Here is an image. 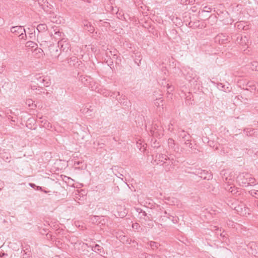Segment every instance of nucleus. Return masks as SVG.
<instances>
[{"instance_id":"29","label":"nucleus","mask_w":258,"mask_h":258,"mask_svg":"<svg viewBox=\"0 0 258 258\" xmlns=\"http://www.w3.org/2000/svg\"><path fill=\"white\" fill-rule=\"evenodd\" d=\"M166 85V88L167 89V93L169 94H170L174 90V87L172 85H170L169 83H165Z\"/></svg>"},{"instance_id":"36","label":"nucleus","mask_w":258,"mask_h":258,"mask_svg":"<svg viewBox=\"0 0 258 258\" xmlns=\"http://www.w3.org/2000/svg\"><path fill=\"white\" fill-rule=\"evenodd\" d=\"M229 191L233 195L236 194L237 191L235 187H230V188L229 189Z\"/></svg>"},{"instance_id":"19","label":"nucleus","mask_w":258,"mask_h":258,"mask_svg":"<svg viewBox=\"0 0 258 258\" xmlns=\"http://www.w3.org/2000/svg\"><path fill=\"white\" fill-rule=\"evenodd\" d=\"M68 63L70 66L76 67L78 63V58L76 56H73L68 59Z\"/></svg>"},{"instance_id":"4","label":"nucleus","mask_w":258,"mask_h":258,"mask_svg":"<svg viewBox=\"0 0 258 258\" xmlns=\"http://www.w3.org/2000/svg\"><path fill=\"white\" fill-rule=\"evenodd\" d=\"M167 161V155L163 154H157L155 156L154 162L157 164H161L166 165Z\"/></svg>"},{"instance_id":"13","label":"nucleus","mask_w":258,"mask_h":258,"mask_svg":"<svg viewBox=\"0 0 258 258\" xmlns=\"http://www.w3.org/2000/svg\"><path fill=\"white\" fill-rule=\"evenodd\" d=\"M242 183L245 186H252L256 185L257 183H256V180L255 178L251 177H247L245 179V181H242Z\"/></svg>"},{"instance_id":"23","label":"nucleus","mask_w":258,"mask_h":258,"mask_svg":"<svg viewBox=\"0 0 258 258\" xmlns=\"http://www.w3.org/2000/svg\"><path fill=\"white\" fill-rule=\"evenodd\" d=\"M47 27L45 24H40L37 27V30L39 33L43 32L47 30Z\"/></svg>"},{"instance_id":"24","label":"nucleus","mask_w":258,"mask_h":258,"mask_svg":"<svg viewBox=\"0 0 258 258\" xmlns=\"http://www.w3.org/2000/svg\"><path fill=\"white\" fill-rule=\"evenodd\" d=\"M163 99L162 97H160L158 98H156L154 101V104L156 106L159 107V106H163Z\"/></svg>"},{"instance_id":"14","label":"nucleus","mask_w":258,"mask_h":258,"mask_svg":"<svg viewBox=\"0 0 258 258\" xmlns=\"http://www.w3.org/2000/svg\"><path fill=\"white\" fill-rule=\"evenodd\" d=\"M216 41H219L220 43L224 44L228 41V36L224 34H219L216 37Z\"/></svg>"},{"instance_id":"53","label":"nucleus","mask_w":258,"mask_h":258,"mask_svg":"<svg viewBox=\"0 0 258 258\" xmlns=\"http://www.w3.org/2000/svg\"><path fill=\"white\" fill-rule=\"evenodd\" d=\"M218 230V228H216L215 230Z\"/></svg>"},{"instance_id":"16","label":"nucleus","mask_w":258,"mask_h":258,"mask_svg":"<svg viewBox=\"0 0 258 258\" xmlns=\"http://www.w3.org/2000/svg\"><path fill=\"white\" fill-rule=\"evenodd\" d=\"M92 250L101 255H103V254H104L102 247L98 244H96L94 246H92Z\"/></svg>"},{"instance_id":"22","label":"nucleus","mask_w":258,"mask_h":258,"mask_svg":"<svg viewBox=\"0 0 258 258\" xmlns=\"http://www.w3.org/2000/svg\"><path fill=\"white\" fill-rule=\"evenodd\" d=\"M118 102L124 105H127L129 103V102L128 101L126 97L124 95H122L118 100Z\"/></svg>"},{"instance_id":"47","label":"nucleus","mask_w":258,"mask_h":258,"mask_svg":"<svg viewBox=\"0 0 258 258\" xmlns=\"http://www.w3.org/2000/svg\"><path fill=\"white\" fill-rule=\"evenodd\" d=\"M195 2V0H188L187 1V4H192Z\"/></svg>"},{"instance_id":"31","label":"nucleus","mask_w":258,"mask_h":258,"mask_svg":"<svg viewBox=\"0 0 258 258\" xmlns=\"http://www.w3.org/2000/svg\"><path fill=\"white\" fill-rule=\"evenodd\" d=\"M109 96H110L112 98H115L117 100H118L119 98H118L117 97L120 96V93L119 92H110V94Z\"/></svg>"},{"instance_id":"3","label":"nucleus","mask_w":258,"mask_h":258,"mask_svg":"<svg viewBox=\"0 0 258 258\" xmlns=\"http://www.w3.org/2000/svg\"><path fill=\"white\" fill-rule=\"evenodd\" d=\"M151 134L153 137L160 138L163 135V131L161 127H159L156 124H154L150 130Z\"/></svg>"},{"instance_id":"28","label":"nucleus","mask_w":258,"mask_h":258,"mask_svg":"<svg viewBox=\"0 0 258 258\" xmlns=\"http://www.w3.org/2000/svg\"><path fill=\"white\" fill-rule=\"evenodd\" d=\"M148 244L150 245V247L152 249L157 248L158 247V246L159 245L157 242L152 241L149 242Z\"/></svg>"},{"instance_id":"2","label":"nucleus","mask_w":258,"mask_h":258,"mask_svg":"<svg viewBox=\"0 0 258 258\" xmlns=\"http://www.w3.org/2000/svg\"><path fill=\"white\" fill-rule=\"evenodd\" d=\"M11 32L15 35H18L20 39H24L26 35L25 30L22 26H14L11 29Z\"/></svg>"},{"instance_id":"38","label":"nucleus","mask_w":258,"mask_h":258,"mask_svg":"<svg viewBox=\"0 0 258 258\" xmlns=\"http://www.w3.org/2000/svg\"><path fill=\"white\" fill-rule=\"evenodd\" d=\"M132 227L134 229H138L140 227V225L138 223H135L133 224Z\"/></svg>"},{"instance_id":"42","label":"nucleus","mask_w":258,"mask_h":258,"mask_svg":"<svg viewBox=\"0 0 258 258\" xmlns=\"http://www.w3.org/2000/svg\"><path fill=\"white\" fill-rule=\"evenodd\" d=\"M38 87L36 85H31V89L33 91H37Z\"/></svg>"},{"instance_id":"20","label":"nucleus","mask_w":258,"mask_h":258,"mask_svg":"<svg viewBox=\"0 0 258 258\" xmlns=\"http://www.w3.org/2000/svg\"><path fill=\"white\" fill-rule=\"evenodd\" d=\"M217 87L220 90L225 92H229L230 91V89L229 87H226L225 85L221 83H218Z\"/></svg>"},{"instance_id":"11","label":"nucleus","mask_w":258,"mask_h":258,"mask_svg":"<svg viewBox=\"0 0 258 258\" xmlns=\"http://www.w3.org/2000/svg\"><path fill=\"white\" fill-rule=\"evenodd\" d=\"M168 146L170 149H172L174 151L176 152H179V148L177 145H176L175 141L172 139H169L168 140Z\"/></svg>"},{"instance_id":"45","label":"nucleus","mask_w":258,"mask_h":258,"mask_svg":"<svg viewBox=\"0 0 258 258\" xmlns=\"http://www.w3.org/2000/svg\"><path fill=\"white\" fill-rule=\"evenodd\" d=\"M90 32H93L94 31V28L91 26H90V29L88 30Z\"/></svg>"},{"instance_id":"41","label":"nucleus","mask_w":258,"mask_h":258,"mask_svg":"<svg viewBox=\"0 0 258 258\" xmlns=\"http://www.w3.org/2000/svg\"><path fill=\"white\" fill-rule=\"evenodd\" d=\"M165 83H167V82H166L165 79H163V80H162V82H161V83H160V84H161L162 86H163L164 87H166Z\"/></svg>"},{"instance_id":"21","label":"nucleus","mask_w":258,"mask_h":258,"mask_svg":"<svg viewBox=\"0 0 258 258\" xmlns=\"http://www.w3.org/2000/svg\"><path fill=\"white\" fill-rule=\"evenodd\" d=\"M41 6L42 8L46 12H48L52 7L48 3L47 0H45L43 4H41Z\"/></svg>"},{"instance_id":"32","label":"nucleus","mask_w":258,"mask_h":258,"mask_svg":"<svg viewBox=\"0 0 258 258\" xmlns=\"http://www.w3.org/2000/svg\"><path fill=\"white\" fill-rule=\"evenodd\" d=\"M251 196L255 198H258V190H251L249 191Z\"/></svg>"},{"instance_id":"27","label":"nucleus","mask_w":258,"mask_h":258,"mask_svg":"<svg viewBox=\"0 0 258 258\" xmlns=\"http://www.w3.org/2000/svg\"><path fill=\"white\" fill-rule=\"evenodd\" d=\"M250 69L252 71H258V62L257 61H253L250 64Z\"/></svg>"},{"instance_id":"18","label":"nucleus","mask_w":258,"mask_h":258,"mask_svg":"<svg viewBox=\"0 0 258 258\" xmlns=\"http://www.w3.org/2000/svg\"><path fill=\"white\" fill-rule=\"evenodd\" d=\"M242 206H239V205H238L237 206H235L233 204H232L231 206V208L232 209H234L236 211H237V212L238 213H239L240 215L246 214V212H245L246 210L245 208V207H244V210L243 211V208H242Z\"/></svg>"},{"instance_id":"52","label":"nucleus","mask_w":258,"mask_h":258,"mask_svg":"<svg viewBox=\"0 0 258 258\" xmlns=\"http://www.w3.org/2000/svg\"><path fill=\"white\" fill-rule=\"evenodd\" d=\"M37 189H41V187L38 186V187H37Z\"/></svg>"},{"instance_id":"1","label":"nucleus","mask_w":258,"mask_h":258,"mask_svg":"<svg viewBox=\"0 0 258 258\" xmlns=\"http://www.w3.org/2000/svg\"><path fill=\"white\" fill-rule=\"evenodd\" d=\"M178 140L181 144L184 145L185 147L189 148L191 151H194L195 153L199 152V150L194 148L191 143V137L190 135L184 130L179 131L178 133Z\"/></svg>"},{"instance_id":"10","label":"nucleus","mask_w":258,"mask_h":258,"mask_svg":"<svg viewBox=\"0 0 258 258\" xmlns=\"http://www.w3.org/2000/svg\"><path fill=\"white\" fill-rule=\"evenodd\" d=\"M197 172L200 177L204 179H208L209 180L212 178V174L206 170H199Z\"/></svg>"},{"instance_id":"44","label":"nucleus","mask_w":258,"mask_h":258,"mask_svg":"<svg viewBox=\"0 0 258 258\" xmlns=\"http://www.w3.org/2000/svg\"><path fill=\"white\" fill-rule=\"evenodd\" d=\"M190 96H191V95H190V93L188 92V95H186V99L188 100V98L190 99L191 98Z\"/></svg>"},{"instance_id":"46","label":"nucleus","mask_w":258,"mask_h":258,"mask_svg":"<svg viewBox=\"0 0 258 258\" xmlns=\"http://www.w3.org/2000/svg\"><path fill=\"white\" fill-rule=\"evenodd\" d=\"M148 258H160V257L158 256L155 255H151Z\"/></svg>"},{"instance_id":"17","label":"nucleus","mask_w":258,"mask_h":258,"mask_svg":"<svg viewBox=\"0 0 258 258\" xmlns=\"http://www.w3.org/2000/svg\"><path fill=\"white\" fill-rule=\"evenodd\" d=\"M110 8L111 9L110 11L112 13H113L114 12L116 13L117 17L118 19H119L121 20H125V18L124 16V14L121 12H119V10L118 9H117V11L116 12V11L114 10V8L112 6H110Z\"/></svg>"},{"instance_id":"25","label":"nucleus","mask_w":258,"mask_h":258,"mask_svg":"<svg viewBox=\"0 0 258 258\" xmlns=\"http://www.w3.org/2000/svg\"><path fill=\"white\" fill-rule=\"evenodd\" d=\"M244 133L247 136H252L253 135V129L246 128L244 130Z\"/></svg>"},{"instance_id":"55","label":"nucleus","mask_w":258,"mask_h":258,"mask_svg":"<svg viewBox=\"0 0 258 258\" xmlns=\"http://www.w3.org/2000/svg\"><path fill=\"white\" fill-rule=\"evenodd\" d=\"M113 140L116 141V140H115V138H114V137L113 138Z\"/></svg>"},{"instance_id":"35","label":"nucleus","mask_w":258,"mask_h":258,"mask_svg":"<svg viewBox=\"0 0 258 258\" xmlns=\"http://www.w3.org/2000/svg\"><path fill=\"white\" fill-rule=\"evenodd\" d=\"M37 94H40L41 93H44V89H43L42 87H38V89L35 92Z\"/></svg>"},{"instance_id":"37","label":"nucleus","mask_w":258,"mask_h":258,"mask_svg":"<svg viewBox=\"0 0 258 258\" xmlns=\"http://www.w3.org/2000/svg\"><path fill=\"white\" fill-rule=\"evenodd\" d=\"M211 8L206 6L204 7V10L202 11L203 12H208L210 13L211 12Z\"/></svg>"},{"instance_id":"7","label":"nucleus","mask_w":258,"mask_h":258,"mask_svg":"<svg viewBox=\"0 0 258 258\" xmlns=\"http://www.w3.org/2000/svg\"><path fill=\"white\" fill-rule=\"evenodd\" d=\"M236 42L244 47L245 46H247V47H248L249 41L248 37L246 36H238L236 40Z\"/></svg>"},{"instance_id":"50","label":"nucleus","mask_w":258,"mask_h":258,"mask_svg":"<svg viewBox=\"0 0 258 258\" xmlns=\"http://www.w3.org/2000/svg\"><path fill=\"white\" fill-rule=\"evenodd\" d=\"M184 148H181L180 151L181 152L184 153Z\"/></svg>"},{"instance_id":"8","label":"nucleus","mask_w":258,"mask_h":258,"mask_svg":"<svg viewBox=\"0 0 258 258\" xmlns=\"http://www.w3.org/2000/svg\"><path fill=\"white\" fill-rule=\"evenodd\" d=\"M58 46L63 51L68 52V50H71L69 43L64 39H61L58 42Z\"/></svg>"},{"instance_id":"56","label":"nucleus","mask_w":258,"mask_h":258,"mask_svg":"<svg viewBox=\"0 0 258 258\" xmlns=\"http://www.w3.org/2000/svg\"><path fill=\"white\" fill-rule=\"evenodd\" d=\"M220 235H221V236H222V235H223V234H222V233H221V234H220Z\"/></svg>"},{"instance_id":"9","label":"nucleus","mask_w":258,"mask_h":258,"mask_svg":"<svg viewBox=\"0 0 258 258\" xmlns=\"http://www.w3.org/2000/svg\"><path fill=\"white\" fill-rule=\"evenodd\" d=\"M35 79L39 82L40 84L44 86L48 87L50 85V82L47 78L42 77L40 75H37L35 77Z\"/></svg>"},{"instance_id":"57","label":"nucleus","mask_w":258,"mask_h":258,"mask_svg":"<svg viewBox=\"0 0 258 258\" xmlns=\"http://www.w3.org/2000/svg\"><path fill=\"white\" fill-rule=\"evenodd\" d=\"M111 1H112V0H109V1L110 2V3L112 4V3H111Z\"/></svg>"},{"instance_id":"54","label":"nucleus","mask_w":258,"mask_h":258,"mask_svg":"<svg viewBox=\"0 0 258 258\" xmlns=\"http://www.w3.org/2000/svg\"><path fill=\"white\" fill-rule=\"evenodd\" d=\"M45 0H42V2L44 3V2H45Z\"/></svg>"},{"instance_id":"58","label":"nucleus","mask_w":258,"mask_h":258,"mask_svg":"<svg viewBox=\"0 0 258 258\" xmlns=\"http://www.w3.org/2000/svg\"><path fill=\"white\" fill-rule=\"evenodd\" d=\"M40 1H41V0H39V1H40L39 4H41Z\"/></svg>"},{"instance_id":"49","label":"nucleus","mask_w":258,"mask_h":258,"mask_svg":"<svg viewBox=\"0 0 258 258\" xmlns=\"http://www.w3.org/2000/svg\"><path fill=\"white\" fill-rule=\"evenodd\" d=\"M29 185L32 187H34V186H35V184L32 183H30Z\"/></svg>"},{"instance_id":"5","label":"nucleus","mask_w":258,"mask_h":258,"mask_svg":"<svg viewBox=\"0 0 258 258\" xmlns=\"http://www.w3.org/2000/svg\"><path fill=\"white\" fill-rule=\"evenodd\" d=\"M245 90L258 93V83L250 81L247 82Z\"/></svg>"},{"instance_id":"40","label":"nucleus","mask_w":258,"mask_h":258,"mask_svg":"<svg viewBox=\"0 0 258 258\" xmlns=\"http://www.w3.org/2000/svg\"><path fill=\"white\" fill-rule=\"evenodd\" d=\"M187 1L188 0H179V2L182 5H187Z\"/></svg>"},{"instance_id":"6","label":"nucleus","mask_w":258,"mask_h":258,"mask_svg":"<svg viewBox=\"0 0 258 258\" xmlns=\"http://www.w3.org/2000/svg\"><path fill=\"white\" fill-rule=\"evenodd\" d=\"M185 71L186 72V74L183 73L185 76L186 79L189 81L195 80L197 78V75L192 69L190 68H185Z\"/></svg>"},{"instance_id":"43","label":"nucleus","mask_w":258,"mask_h":258,"mask_svg":"<svg viewBox=\"0 0 258 258\" xmlns=\"http://www.w3.org/2000/svg\"><path fill=\"white\" fill-rule=\"evenodd\" d=\"M5 69V66L4 65H2L0 67V73H2Z\"/></svg>"},{"instance_id":"33","label":"nucleus","mask_w":258,"mask_h":258,"mask_svg":"<svg viewBox=\"0 0 258 258\" xmlns=\"http://www.w3.org/2000/svg\"><path fill=\"white\" fill-rule=\"evenodd\" d=\"M167 161H169V164H170L171 165L175 164V163L176 162V160L174 158L169 157L168 156H167Z\"/></svg>"},{"instance_id":"34","label":"nucleus","mask_w":258,"mask_h":258,"mask_svg":"<svg viewBox=\"0 0 258 258\" xmlns=\"http://www.w3.org/2000/svg\"><path fill=\"white\" fill-rule=\"evenodd\" d=\"M35 50L37 51V53H39L38 57L42 56L43 50L41 48L36 49Z\"/></svg>"},{"instance_id":"39","label":"nucleus","mask_w":258,"mask_h":258,"mask_svg":"<svg viewBox=\"0 0 258 258\" xmlns=\"http://www.w3.org/2000/svg\"><path fill=\"white\" fill-rule=\"evenodd\" d=\"M28 44V46H31L32 47H34V45H36L35 43H34L32 41H29L27 42V43Z\"/></svg>"},{"instance_id":"26","label":"nucleus","mask_w":258,"mask_h":258,"mask_svg":"<svg viewBox=\"0 0 258 258\" xmlns=\"http://www.w3.org/2000/svg\"><path fill=\"white\" fill-rule=\"evenodd\" d=\"M26 104L29 106L31 107L32 109L36 106V105L34 103V102L31 99L26 100Z\"/></svg>"},{"instance_id":"48","label":"nucleus","mask_w":258,"mask_h":258,"mask_svg":"<svg viewBox=\"0 0 258 258\" xmlns=\"http://www.w3.org/2000/svg\"><path fill=\"white\" fill-rule=\"evenodd\" d=\"M61 33L59 31H57L55 33V34L57 36H60Z\"/></svg>"},{"instance_id":"30","label":"nucleus","mask_w":258,"mask_h":258,"mask_svg":"<svg viewBox=\"0 0 258 258\" xmlns=\"http://www.w3.org/2000/svg\"><path fill=\"white\" fill-rule=\"evenodd\" d=\"M2 158L6 162H10L11 157L9 154H2L1 155Z\"/></svg>"},{"instance_id":"12","label":"nucleus","mask_w":258,"mask_h":258,"mask_svg":"<svg viewBox=\"0 0 258 258\" xmlns=\"http://www.w3.org/2000/svg\"><path fill=\"white\" fill-rule=\"evenodd\" d=\"M235 27H237L239 30H246L248 29V24L247 22L244 21H240L237 22L235 24Z\"/></svg>"},{"instance_id":"15","label":"nucleus","mask_w":258,"mask_h":258,"mask_svg":"<svg viewBox=\"0 0 258 258\" xmlns=\"http://www.w3.org/2000/svg\"><path fill=\"white\" fill-rule=\"evenodd\" d=\"M96 91L104 96H108L110 94V91L105 88H97Z\"/></svg>"},{"instance_id":"51","label":"nucleus","mask_w":258,"mask_h":258,"mask_svg":"<svg viewBox=\"0 0 258 258\" xmlns=\"http://www.w3.org/2000/svg\"><path fill=\"white\" fill-rule=\"evenodd\" d=\"M44 124H45V123ZM44 126L45 127H48L49 126V123H47V126H45V124H44Z\"/></svg>"}]
</instances>
